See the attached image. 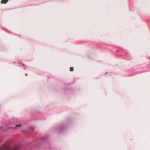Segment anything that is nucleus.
<instances>
[{
  "instance_id": "obj_4",
  "label": "nucleus",
  "mask_w": 150,
  "mask_h": 150,
  "mask_svg": "<svg viewBox=\"0 0 150 150\" xmlns=\"http://www.w3.org/2000/svg\"><path fill=\"white\" fill-rule=\"evenodd\" d=\"M26 74V76H27V74Z\"/></svg>"
},
{
  "instance_id": "obj_2",
  "label": "nucleus",
  "mask_w": 150,
  "mask_h": 150,
  "mask_svg": "<svg viewBox=\"0 0 150 150\" xmlns=\"http://www.w3.org/2000/svg\"><path fill=\"white\" fill-rule=\"evenodd\" d=\"M74 70V68L72 67H71L70 68V71H73Z\"/></svg>"
},
{
  "instance_id": "obj_1",
  "label": "nucleus",
  "mask_w": 150,
  "mask_h": 150,
  "mask_svg": "<svg viewBox=\"0 0 150 150\" xmlns=\"http://www.w3.org/2000/svg\"><path fill=\"white\" fill-rule=\"evenodd\" d=\"M8 0H2L1 1V4H6L8 1Z\"/></svg>"
},
{
  "instance_id": "obj_3",
  "label": "nucleus",
  "mask_w": 150,
  "mask_h": 150,
  "mask_svg": "<svg viewBox=\"0 0 150 150\" xmlns=\"http://www.w3.org/2000/svg\"><path fill=\"white\" fill-rule=\"evenodd\" d=\"M21 126V125H16V128L18 127H20Z\"/></svg>"
}]
</instances>
